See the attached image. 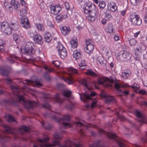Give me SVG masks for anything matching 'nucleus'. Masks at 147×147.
Instances as JSON below:
<instances>
[{"label":"nucleus","instance_id":"obj_13","mask_svg":"<svg viewBox=\"0 0 147 147\" xmlns=\"http://www.w3.org/2000/svg\"><path fill=\"white\" fill-rule=\"evenodd\" d=\"M60 147H83L80 144H75L70 140H68L65 143V145L61 146Z\"/></svg>","mask_w":147,"mask_h":147},{"label":"nucleus","instance_id":"obj_58","mask_svg":"<svg viewBox=\"0 0 147 147\" xmlns=\"http://www.w3.org/2000/svg\"><path fill=\"white\" fill-rule=\"evenodd\" d=\"M43 107L45 108L49 109L51 108V106L47 102L45 103L44 104L42 105Z\"/></svg>","mask_w":147,"mask_h":147},{"label":"nucleus","instance_id":"obj_59","mask_svg":"<svg viewBox=\"0 0 147 147\" xmlns=\"http://www.w3.org/2000/svg\"><path fill=\"white\" fill-rule=\"evenodd\" d=\"M117 115L118 118L121 121H123L125 120V117L123 115H119L118 113L117 112Z\"/></svg>","mask_w":147,"mask_h":147},{"label":"nucleus","instance_id":"obj_30","mask_svg":"<svg viewBox=\"0 0 147 147\" xmlns=\"http://www.w3.org/2000/svg\"><path fill=\"white\" fill-rule=\"evenodd\" d=\"M4 5L6 10L9 12H11L13 10V8L10 3L5 2Z\"/></svg>","mask_w":147,"mask_h":147},{"label":"nucleus","instance_id":"obj_16","mask_svg":"<svg viewBox=\"0 0 147 147\" xmlns=\"http://www.w3.org/2000/svg\"><path fill=\"white\" fill-rule=\"evenodd\" d=\"M33 40L35 43L39 44L43 43V39L39 34H36L34 36Z\"/></svg>","mask_w":147,"mask_h":147},{"label":"nucleus","instance_id":"obj_9","mask_svg":"<svg viewBox=\"0 0 147 147\" xmlns=\"http://www.w3.org/2000/svg\"><path fill=\"white\" fill-rule=\"evenodd\" d=\"M101 97L105 98V102L107 104H109L111 102L114 103L116 102V101L114 98L113 96L107 95L106 93L102 91L99 94Z\"/></svg>","mask_w":147,"mask_h":147},{"label":"nucleus","instance_id":"obj_3","mask_svg":"<svg viewBox=\"0 0 147 147\" xmlns=\"http://www.w3.org/2000/svg\"><path fill=\"white\" fill-rule=\"evenodd\" d=\"M98 131L101 135L106 134L109 138L116 141L119 147H124L125 144L115 134L113 133L107 132L101 129H100Z\"/></svg>","mask_w":147,"mask_h":147},{"label":"nucleus","instance_id":"obj_40","mask_svg":"<svg viewBox=\"0 0 147 147\" xmlns=\"http://www.w3.org/2000/svg\"><path fill=\"white\" fill-rule=\"evenodd\" d=\"M55 98L56 102L59 103H62L63 101V99H61L60 98L59 94L58 93H57L56 94Z\"/></svg>","mask_w":147,"mask_h":147},{"label":"nucleus","instance_id":"obj_33","mask_svg":"<svg viewBox=\"0 0 147 147\" xmlns=\"http://www.w3.org/2000/svg\"><path fill=\"white\" fill-rule=\"evenodd\" d=\"M131 74L130 71L129 70L125 71L122 73V76L124 79H126Z\"/></svg>","mask_w":147,"mask_h":147},{"label":"nucleus","instance_id":"obj_17","mask_svg":"<svg viewBox=\"0 0 147 147\" xmlns=\"http://www.w3.org/2000/svg\"><path fill=\"white\" fill-rule=\"evenodd\" d=\"M96 95L95 92H92L90 94H85L82 95V97L83 98V99L81 96H80V99L82 101H83L85 102H86V100H91L92 98L91 96H94Z\"/></svg>","mask_w":147,"mask_h":147},{"label":"nucleus","instance_id":"obj_27","mask_svg":"<svg viewBox=\"0 0 147 147\" xmlns=\"http://www.w3.org/2000/svg\"><path fill=\"white\" fill-rule=\"evenodd\" d=\"M10 24L11 29L14 31L17 30L19 28L18 23L16 21L14 23L11 22Z\"/></svg>","mask_w":147,"mask_h":147},{"label":"nucleus","instance_id":"obj_22","mask_svg":"<svg viewBox=\"0 0 147 147\" xmlns=\"http://www.w3.org/2000/svg\"><path fill=\"white\" fill-rule=\"evenodd\" d=\"M108 8L113 12L115 11L117 9V7L115 3L110 2L108 4Z\"/></svg>","mask_w":147,"mask_h":147},{"label":"nucleus","instance_id":"obj_63","mask_svg":"<svg viewBox=\"0 0 147 147\" xmlns=\"http://www.w3.org/2000/svg\"><path fill=\"white\" fill-rule=\"evenodd\" d=\"M96 100H92L91 105V108H93L95 107L96 106Z\"/></svg>","mask_w":147,"mask_h":147},{"label":"nucleus","instance_id":"obj_18","mask_svg":"<svg viewBox=\"0 0 147 147\" xmlns=\"http://www.w3.org/2000/svg\"><path fill=\"white\" fill-rule=\"evenodd\" d=\"M135 114L138 118V120L140 121L141 123H145V118L144 116L142 115L140 112L137 110L135 111Z\"/></svg>","mask_w":147,"mask_h":147},{"label":"nucleus","instance_id":"obj_39","mask_svg":"<svg viewBox=\"0 0 147 147\" xmlns=\"http://www.w3.org/2000/svg\"><path fill=\"white\" fill-rule=\"evenodd\" d=\"M36 27L39 31H43L45 30V28L43 24L38 23L36 25Z\"/></svg>","mask_w":147,"mask_h":147},{"label":"nucleus","instance_id":"obj_21","mask_svg":"<svg viewBox=\"0 0 147 147\" xmlns=\"http://www.w3.org/2000/svg\"><path fill=\"white\" fill-rule=\"evenodd\" d=\"M67 15L66 13H61L55 17V20L56 22L59 23L61 22L64 19H65L67 18Z\"/></svg>","mask_w":147,"mask_h":147},{"label":"nucleus","instance_id":"obj_35","mask_svg":"<svg viewBox=\"0 0 147 147\" xmlns=\"http://www.w3.org/2000/svg\"><path fill=\"white\" fill-rule=\"evenodd\" d=\"M59 54L60 55L61 57L63 59L67 55V51L65 49H63L62 51L59 52Z\"/></svg>","mask_w":147,"mask_h":147},{"label":"nucleus","instance_id":"obj_64","mask_svg":"<svg viewBox=\"0 0 147 147\" xmlns=\"http://www.w3.org/2000/svg\"><path fill=\"white\" fill-rule=\"evenodd\" d=\"M99 143H94L92 145L90 146V147H99Z\"/></svg>","mask_w":147,"mask_h":147},{"label":"nucleus","instance_id":"obj_14","mask_svg":"<svg viewBox=\"0 0 147 147\" xmlns=\"http://www.w3.org/2000/svg\"><path fill=\"white\" fill-rule=\"evenodd\" d=\"M61 9V8L59 5H51L50 10L51 13L54 15L57 14Z\"/></svg>","mask_w":147,"mask_h":147},{"label":"nucleus","instance_id":"obj_10","mask_svg":"<svg viewBox=\"0 0 147 147\" xmlns=\"http://www.w3.org/2000/svg\"><path fill=\"white\" fill-rule=\"evenodd\" d=\"M54 120L58 122H60L61 121H68L70 119V117L68 115H66L62 117L61 116H59L58 115H55L52 117Z\"/></svg>","mask_w":147,"mask_h":147},{"label":"nucleus","instance_id":"obj_11","mask_svg":"<svg viewBox=\"0 0 147 147\" xmlns=\"http://www.w3.org/2000/svg\"><path fill=\"white\" fill-rule=\"evenodd\" d=\"M92 40L90 39L86 40V46L85 51L87 53H89L91 52L94 49V46L92 43Z\"/></svg>","mask_w":147,"mask_h":147},{"label":"nucleus","instance_id":"obj_48","mask_svg":"<svg viewBox=\"0 0 147 147\" xmlns=\"http://www.w3.org/2000/svg\"><path fill=\"white\" fill-rule=\"evenodd\" d=\"M4 32L7 35L11 34L12 33V29L11 26H10L9 27L6 29Z\"/></svg>","mask_w":147,"mask_h":147},{"label":"nucleus","instance_id":"obj_2","mask_svg":"<svg viewBox=\"0 0 147 147\" xmlns=\"http://www.w3.org/2000/svg\"><path fill=\"white\" fill-rule=\"evenodd\" d=\"M61 135L58 133H55L54 135L53 138L52 139V144L47 143L49 140V138L38 139L37 140L39 142V145L41 147H51L59 145V140L61 139Z\"/></svg>","mask_w":147,"mask_h":147},{"label":"nucleus","instance_id":"obj_49","mask_svg":"<svg viewBox=\"0 0 147 147\" xmlns=\"http://www.w3.org/2000/svg\"><path fill=\"white\" fill-rule=\"evenodd\" d=\"M42 125L46 129L49 130L51 127V125L49 124H45L44 122H42Z\"/></svg>","mask_w":147,"mask_h":147},{"label":"nucleus","instance_id":"obj_31","mask_svg":"<svg viewBox=\"0 0 147 147\" xmlns=\"http://www.w3.org/2000/svg\"><path fill=\"white\" fill-rule=\"evenodd\" d=\"M10 26L7 22H2L1 25V30L2 32H4L6 29L9 27Z\"/></svg>","mask_w":147,"mask_h":147},{"label":"nucleus","instance_id":"obj_37","mask_svg":"<svg viewBox=\"0 0 147 147\" xmlns=\"http://www.w3.org/2000/svg\"><path fill=\"white\" fill-rule=\"evenodd\" d=\"M63 93L64 96L68 98L71 96V92L68 90H66L63 91Z\"/></svg>","mask_w":147,"mask_h":147},{"label":"nucleus","instance_id":"obj_52","mask_svg":"<svg viewBox=\"0 0 147 147\" xmlns=\"http://www.w3.org/2000/svg\"><path fill=\"white\" fill-rule=\"evenodd\" d=\"M129 43L131 46L135 45L136 43V41L134 39H130L129 41Z\"/></svg>","mask_w":147,"mask_h":147},{"label":"nucleus","instance_id":"obj_38","mask_svg":"<svg viewBox=\"0 0 147 147\" xmlns=\"http://www.w3.org/2000/svg\"><path fill=\"white\" fill-rule=\"evenodd\" d=\"M11 4L14 7V9L16 10L19 7L20 5L18 4V1L12 0L11 1Z\"/></svg>","mask_w":147,"mask_h":147},{"label":"nucleus","instance_id":"obj_19","mask_svg":"<svg viewBox=\"0 0 147 147\" xmlns=\"http://www.w3.org/2000/svg\"><path fill=\"white\" fill-rule=\"evenodd\" d=\"M4 127L5 131L7 133H12L15 134L17 131V129L15 128H11L9 127L7 125L4 124L3 125Z\"/></svg>","mask_w":147,"mask_h":147},{"label":"nucleus","instance_id":"obj_51","mask_svg":"<svg viewBox=\"0 0 147 147\" xmlns=\"http://www.w3.org/2000/svg\"><path fill=\"white\" fill-rule=\"evenodd\" d=\"M57 48L58 49L59 52H60L61 51H62L63 49H65L62 44H59L57 46Z\"/></svg>","mask_w":147,"mask_h":147},{"label":"nucleus","instance_id":"obj_47","mask_svg":"<svg viewBox=\"0 0 147 147\" xmlns=\"http://www.w3.org/2000/svg\"><path fill=\"white\" fill-rule=\"evenodd\" d=\"M0 73L2 75H5L6 76H7L8 74V71L4 70L2 68H0Z\"/></svg>","mask_w":147,"mask_h":147},{"label":"nucleus","instance_id":"obj_20","mask_svg":"<svg viewBox=\"0 0 147 147\" xmlns=\"http://www.w3.org/2000/svg\"><path fill=\"white\" fill-rule=\"evenodd\" d=\"M61 33L63 35H68L70 31V28L69 27L66 26H62L60 28Z\"/></svg>","mask_w":147,"mask_h":147},{"label":"nucleus","instance_id":"obj_60","mask_svg":"<svg viewBox=\"0 0 147 147\" xmlns=\"http://www.w3.org/2000/svg\"><path fill=\"white\" fill-rule=\"evenodd\" d=\"M88 19L89 21L93 22L95 20V17L89 15L88 17Z\"/></svg>","mask_w":147,"mask_h":147},{"label":"nucleus","instance_id":"obj_8","mask_svg":"<svg viewBox=\"0 0 147 147\" xmlns=\"http://www.w3.org/2000/svg\"><path fill=\"white\" fill-rule=\"evenodd\" d=\"M129 20L131 23L134 25H140L142 23V21L139 15L134 13L130 14Z\"/></svg>","mask_w":147,"mask_h":147},{"label":"nucleus","instance_id":"obj_5","mask_svg":"<svg viewBox=\"0 0 147 147\" xmlns=\"http://www.w3.org/2000/svg\"><path fill=\"white\" fill-rule=\"evenodd\" d=\"M34 46L33 43L28 42L22 50L24 52L28 54H34L35 52Z\"/></svg>","mask_w":147,"mask_h":147},{"label":"nucleus","instance_id":"obj_34","mask_svg":"<svg viewBox=\"0 0 147 147\" xmlns=\"http://www.w3.org/2000/svg\"><path fill=\"white\" fill-rule=\"evenodd\" d=\"M96 59L97 63L98 64L102 65L104 63V59L102 56L100 55L97 58H96Z\"/></svg>","mask_w":147,"mask_h":147},{"label":"nucleus","instance_id":"obj_57","mask_svg":"<svg viewBox=\"0 0 147 147\" xmlns=\"http://www.w3.org/2000/svg\"><path fill=\"white\" fill-rule=\"evenodd\" d=\"M75 107L74 104L73 103H71L70 105L66 106L67 108L71 110L72 109Z\"/></svg>","mask_w":147,"mask_h":147},{"label":"nucleus","instance_id":"obj_43","mask_svg":"<svg viewBox=\"0 0 147 147\" xmlns=\"http://www.w3.org/2000/svg\"><path fill=\"white\" fill-rule=\"evenodd\" d=\"M106 6V3L105 2L103 1H99L98 6L99 8L102 10Z\"/></svg>","mask_w":147,"mask_h":147},{"label":"nucleus","instance_id":"obj_4","mask_svg":"<svg viewBox=\"0 0 147 147\" xmlns=\"http://www.w3.org/2000/svg\"><path fill=\"white\" fill-rule=\"evenodd\" d=\"M68 70L69 73L68 76L66 77H63V80L65 82L67 83H74L76 82L74 78V74H78L77 70L73 67H69Z\"/></svg>","mask_w":147,"mask_h":147},{"label":"nucleus","instance_id":"obj_45","mask_svg":"<svg viewBox=\"0 0 147 147\" xmlns=\"http://www.w3.org/2000/svg\"><path fill=\"white\" fill-rule=\"evenodd\" d=\"M18 57L14 55H11L9 59V60L10 63H12L14 62V60L17 59Z\"/></svg>","mask_w":147,"mask_h":147},{"label":"nucleus","instance_id":"obj_54","mask_svg":"<svg viewBox=\"0 0 147 147\" xmlns=\"http://www.w3.org/2000/svg\"><path fill=\"white\" fill-rule=\"evenodd\" d=\"M99 84L103 86L106 88H110L112 87V86L111 84H109V83H98Z\"/></svg>","mask_w":147,"mask_h":147},{"label":"nucleus","instance_id":"obj_44","mask_svg":"<svg viewBox=\"0 0 147 147\" xmlns=\"http://www.w3.org/2000/svg\"><path fill=\"white\" fill-rule=\"evenodd\" d=\"M51 96L48 94H44L43 95L44 100L46 101L51 100Z\"/></svg>","mask_w":147,"mask_h":147},{"label":"nucleus","instance_id":"obj_61","mask_svg":"<svg viewBox=\"0 0 147 147\" xmlns=\"http://www.w3.org/2000/svg\"><path fill=\"white\" fill-rule=\"evenodd\" d=\"M28 33L30 36L31 37H34V35H35V32L31 30L29 31L28 32Z\"/></svg>","mask_w":147,"mask_h":147},{"label":"nucleus","instance_id":"obj_36","mask_svg":"<svg viewBox=\"0 0 147 147\" xmlns=\"http://www.w3.org/2000/svg\"><path fill=\"white\" fill-rule=\"evenodd\" d=\"M75 124H76V125L78 127H80L83 125L86 126L87 127H92L93 126L91 124H87L86 123H85L84 124H83L79 122H76Z\"/></svg>","mask_w":147,"mask_h":147},{"label":"nucleus","instance_id":"obj_25","mask_svg":"<svg viewBox=\"0 0 147 147\" xmlns=\"http://www.w3.org/2000/svg\"><path fill=\"white\" fill-rule=\"evenodd\" d=\"M10 140V138L5 135L4 133L0 135V142L2 143L7 142Z\"/></svg>","mask_w":147,"mask_h":147},{"label":"nucleus","instance_id":"obj_29","mask_svg":"<svg viewBox=\"0 0 147 147\" xmlns=\"http://www.w3.org/2000/svg\"><path fill=\"white\" fill-rule=\"evenodd\" d=\"M107 29L109 33L112 34H114L115 33V32L114 31L113 25L111 23H108L107 27Z\"/></svg>","mask_w":147,"mask_h":147},{"label":"nucleus","instance_id":"obj_62","mask_svg":"<svg viewBox=\"0 0 147 147\" xmlns=\"http://www.w3.org/2000/svg\"><path fill=\"white\" fill-rule=\"evenodd\" d=\"M52 63L57 67L59 66L60 64L59 62L57 61H53Z\"/></svg>","mask_w":147,"mask_h":147},{"label":"nucleus","instance_id":"obj_32","mask_svg":"<svg viewBox=\"0 0 147 147\" xmlns=\"http://www.w3.org/2000/svg\"><path fill=\"white\" fill-rule=\"evenodd\" d=\"M45 39V42H49L52 39L51 34L48 32L46 33L44 35Z\"/></svg>","mask_w":147,"mask_h":147},{"label":"nucleus","instance_id":"obj_26","mask_svg":"<svg viewBox=\"0 0 147 147\" xmlns=\"http://www.w3.org/2000/svg\"><path fill=\"white\" fill-rule=\"evenodd\" d=\"M84 12L85 13H90V14L89 15L94 17L97 13V11L96 9H94L92 10L91 9H85Z\"/></svg>","mask_w":147,"mask_h":147},{"label":"nucleus","instance_id":"obj_28","mask_svg":"<svg viewBox=\"0 0 147 147\" xmlns=\"http://www.w3.org/2000/svg\"><path fill=\"white\" fill-rule=\"evenodd\" d=\"M29 129V127L25 126H22L18 130V131L22 134L25 132H28Z\"/></svg>","mask_w":147,"mask_h":147},{"label":"nucleus","instance_id":"obj_15","mask_svg":"<svg viewBox=\"0 0 147 147\" xmlns=\"http://www.w3.org/2000/svg\"><path fill=\"white\" fill-rule=\"evenodd\" d=\"M21 23L22 26L26 29H28L30 27V24L27 17H23L21 18Z\"/></svg>","mask_w":147,"mask_h":147},{"label":"nucleus","instance_id":"obj_7","mask_svg":"<svg viewBox=\"0 0 147 147\" xmlns=\"http://www.w3.org/2000/svg\"><path fill=\"white\" fill-rule=\"evenodd\" d=\"M97 80L98 83H100L106 82H109V83H114L115 82V83H117V82L119 81V80H117L114 76H111L110 78L105 76L98 77Z\"/></svg>","mask_w":147,"mask_h":147},{"label":"nucleus","instance_id":"obj_42","mask_svg":"<svg viewBox=\"0 0 147 147\" xmlns=\"http://www.w3.org/2000/svg\"><path fill=\"white\" fill-rule=\"evenodd\" d=\"M115 88L118 91H121L119 89L121 88H124L125 87V86L121 84V83H115L114 85Z\"/></svg>","mask_w":147,"mask_h":147},{"label":"nucleus","instance_id":"obj_1","mask_svg":"<svg viewBox=\"0 0 147 147\" xmlns=\"http://www.w3.org/2000/svg\"><path fill=\"white\" fill-rule=\"evenodd\" d=\"M10 88L13 92L15 97L14 98H12L10 100H4V102L6 104H11L13 106H17L18 103L20 102L23 105L25 108L27 109L35 107L38 105L35 102L29 100H28L26 102L23 96H20L19 94V90L18 87L15 86L11 85Z\"/></svg>","mask_w":147,"mask_h":147},{"label":"nucleus","instance_id":"obj_46","mask_svg":"<svg viewBox=\"0 0 147 147\" xmlns=\"http://www.w3.org/2000/svg\"><path fill=\"white\" fill-rule=\"evenodd\" d=\"M70 44L72 47L74 48H76L78 46L77 42L74 40H72L70 41Z\"/></svg>","mask_w":147,"mask_h":147},{"label":"nucleus","instance_id":"obj_56","mask_svg":"<svg viewBox=\"0 0 147 147\" xmlns=\"http://www.w3.org/2000/svg\"><path fill=\"white\" fill-rule=\"evenodd\" d=\"M13 40L16 42L20 38L19 36L17 34H14L13 35Z\"/></svg>","mask_w":147,"mask_h":147},{"label":"nucleus","instance_id":"obj_41","mask_svg":"<svg viewBox=\"0 0 147 147\" xmlns=\"http://www.w3.org/2000/svg\"><path fill=\"white\" fill-rule=\"evenodd\" d=\"M86 74L91 76H97V75L95 73L93 72L92 69H89L85 72Z\"/></svg>","mask_w":147,"mask_h":147},{"label":"nucleus","instance_id":"obj_23","mask_svg":"<svg viewBox=\"0 0 147 147\" xmlns=\"http://www.w3.org/2000/svg\"><path fill=\"white\" fill-rule=\"evenodd\" d=\"M73 57L76 60L79 59L82 57L80 49H78L74 51Z\"/></svg>","mask_w":147,"mask_h":147},{"label":"nucleus","instance_id":"obj_53","mask_svg":"<svg viewBox=\"0 0 147 147\" xmlns=\"http://www.w3.org/2000/svg\"><path fill=\"white\" fill-rule=\"evenodd\" d=\"M131 87L135 90V91H136L135 89H138L140 88L139 85L137 83H134L131 86Z\"/></svg>","mask_w":147,"mask_h":147},{"label":"nucleus","instance_id":"obj_24","mask_svg":"<svg viewBox=\"0 0 147 147\" xmlns=\"http://www.w3.org/2000/svg\"><path fill=\"white\" fill-rule=\"evenodd\" d=\"M5 117L9 122H16L14 117L10 114H6Z\"/></svg>","mask_w":147,"mask_h":147},{"label":"nucleus","instance_id":"obj_55","mask_svg":"<svg viewBox=\"0 0 147 147\" xmlns=\"http://www.w3.org/2000/svg\"><path fill=\"white\" fill-rule=\"evenodd\" d=\"M63 126L65 128H68L71 127V125L69 123L63 122L62 123Z\"/></svg>","mask_w":147,"mask_h":147},{"label":"nucleus","instance_id":"obj_12","mask_svg":"<svg viewBox=\"0 0 147 147\" xmlns=\"http://www.w3.org/2000/svg\"><path fill=\"white\" fill-rule=\"evenodd\" d=\"M44 68L46 70V72L44 74L43 77L47 81H50L51 80L52 78L51 76L48 75V72L50 73L52 72L53 69L46 66H45Z\"/></svg>","mask_w":147,"mask_h":147},{"label":"nucleus","instance_id":"obj_50","mask_svg":"<svg viewBox=\"0 0 147 147\" xmlns=\"http://www.w3.org/2000/svg\"><path fill=\"white\" fill-rule=\"evenodd\" d=\"M140 0H130L131 3L134 5L136 6L138 4Z\"/></svg>","mask_w":147,"mask_h":147},{"label":"nucleus","instance_id":"obj_6","mask_svg":"<svg viewBox=\"0 0 147 147\" xmlns=\"http://www.w3.org/2000/svg\"><path fill=\"white\" fill-rule=\"evenodd\" d=\"M131 57V55L127 51H121L119 53L118 59L122 61H126L129 60Z\"/></svg>","mask_w":147,"mask_h":147}]
</instances>
